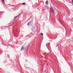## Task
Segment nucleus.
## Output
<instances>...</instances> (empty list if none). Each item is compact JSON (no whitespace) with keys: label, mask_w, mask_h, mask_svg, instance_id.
<instances>
[{"label":"nucleus","mask_w":73,"mask_h":73,"mask_svg":"<svg viewBox=\"0 0 73 73\" xmlns=\"http://www.w3.org/2000/svg\"><path fill=\"white\" fill-rule=\"evenodd\" d=\"M29 25V23H28V24H27V25Z\"/></svg>","instance_id":"obj_8"},{"label":"nucleus","mask_w":73,"mask_h":73,"mask_svg":"<svg viewBox=\"0 0 73 73\" xmlns=\"http://www.w3.org/2000/svg\"><path fill=\"white\" fill-rule=\"evenodd\" d=\"M23 5H25V3H24L23 4Z\"/></svg>","instance_id":"obj_6"},{"label":"nucleus","mask_w":73,"mask_h":73,"mask_svg":"<svg viewBox=\"0 0 73 73\" xmlns=\"http://www.w3.org/2000/svg\"><path fill=\"white\" fill-rule=\"evenodd\" d=\"M21 13H20L19 14V15H18L16 17H18V16H19V15H21Z\"/></svg>","instance_id":"obj_5"},{"label":"nucleus","mask_w":73,"mask_h":73,"mask_svg":"<svg viewBox=\"0 0 73 73\" xmlns=\"http://www.w3.org/2000/svg\"><path fill=\"white\" fill-rule=\"evenodd\" d=\"M46 4H48V0H47L46 2Z\"/></svg>","instance_id":"obj_3"},{"label":"nucleus","mask_w":73,"mask_h":73,"mask_svg":"<svg viewBox=\"0 0 73 73\" xmlns=\"http://www.w3.org/2000/svg\"><path fill=\"white\" fill-rule=\"evenodd\" d=\"M41 35H42V36H43V34H42V33L41 34Z\"/></svg>","instance_id":"obj_7"},{"label":"nucleus","mask_w":73,"mask_h":73,"mask_svg":"<svg viewBox=\"0 0 73 73\" xmlns=\"http://www.w3.org/2000/svg\"><path fill=\"white\" fill-rule=\"evenodd\" d=\"M25 50V48H24V46H22L21 49V51H23V50Z\"/></svg>","instance_id":"obj_2"},{"label":"nucleus","mask_w":73,"mask_h":73,"mask_svg":"<svg viewBox=\"0 0 73 73\" xmlns=\"http://www.w3.org/2000/svg\"><path fill=\"white\" fill-rule=\"evenodd\" d=\"M3 3H4V0H1Z\"/></svg>","instance_id":"obj_4"},{"label":"nucleus","mask_w":73,"mask_h":73,"mask_svg":"<svg viewBox=\"0 0 73 73\" xmlns=\"http://www.w3.org/2000/svg\"><path fill=\"white\" fill-rule=\"evenodd\" d=\"M72 3H73V1H72Z\"/></svg>","instance_id":"obj_9"},{"label":"nucleus","mask_w":73,"mask_h":73,"mask_svg":"<svg viewBox=\"0 0 73 73\" xmlns=\"http://www.w3.org/2000/svg\"><path fill=\"white\" fill-rule=\"evenodd\" d=\"M54 11L53 8H50V12L51 13H54Z\"/></svg>","instance_id":"obj_1"}]
</instances>
